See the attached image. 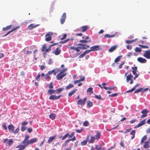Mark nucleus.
I'll list each match as a JSON object with an SVG mask.
<instances>
[{"label": "nucleus", "mask_w": 150, "mask_h": 150, "mask_svg": "<svg viewBox=\"0 0 150 150\" xmlns=\"http://www.w3.org/2000/svg\"><path fill=\"white\" fill-rule=\"evenodd\" d=\"M145 120H146V119H145L142 121H140L139 122V123L138 125H136V126H135L134 127V128H138L142 126V125H144L145 123Z\"/></svg>", "instance_id": "nucleus-15"}, {"label": "nucleus", "mask_w": 150, "mask_h": 150, "mask_svg": "<svg viewBox=\"0 0 150 150\" xmlns=\"http://www.w3.org/2000/svg\"><path fill=\"white\" fill-rule=\"evenodd\" d=\"M131 129H132L131 128H130L127 129L123 133L124 134H127V133H128L129 132Z\"/></svg>", "instance_id": "nucleus-47"}, {"label": "nucleus", "mask_w": 150, "mask_h": 150, "mask_svg": "<svg viewBox=\"0 0 150 150\" xmlns=\"http://www.w3.org/2000/svg\"><path fill=\"white\" fill-rule=\"evenodd\" d=\"M135 50L137 52H141L142 50L139 47H136L135 48Z\"/></svg>", "instance_id": "nucleus-49"}, {"label": "nucleus", "mask_w": 150, "mask_h": 150, "mask_svg": "<svg viewBox=\"0 0 150 150\" xmlns=\"http://www.w3.org/2000/svg\"><path fill=\"white\" fill-rule=\"evenodd\" d=\"M19 131V128H17L14 131L13 130V132L14 134H17L18 132Z\"/></svg>", "instance_id": "nucleus-54"}, {"label": "nucleus", "mask_w": 150, "mask_h": 150, "mask_svg": "<svg viewBox=\"0 0 150 150\" xmlns=\"http://www.w3.org/2000/svg\"><path fill=\"white\" fill-rule=\"evenodd\" d=\"M122 57V56H118V57H116L115 60L114 62H116L119 61L120 59Z\"/></svg>", "instance_id": "nucleus-45"}, {"label": "nucleus", "mask_w": 150, "mask_h": 150, "mask_svg": "<svg viewBox=\"0 0 150 150\" xmlns=\"http://www.w3.org/2000/svg\"><path fill=\"white\" fill-rule=\"evenodd\" d=\"M75 93V90H73L71 92H70L68 94V96H71L73 94Z\"/></svg>", "instance_id": "nucleus-50"}, {"label": "nucleus", "mask_w": 150, "mask_h": 150, "mask_svg": "<svg viewBox=\"0 0 150 150\" xmlns=\"http://www.w3.org/2000/svg\"><path fill=\"white\" fill-rule=\"evenodd\" d=\"M87 98L85 97L83 100L80 99L77 102V104L78 105H84L85 104Z\"/></svg>", "instance_id": "nucleus-8"}, {"label": "nucleus", "mask_w": 150, "mask_h": 150, "mask_svg": "<svg viewBox=\"0 0 150 150\" xmlns=\"http://www.w3.org/2000/svg\"><path fill=\"white\" fill-rule=\"evenodd\" d=\"M132 69H133L132 72L133 74L134 75H135L137 74L136 72L137 70V67H132Z\"/></svg>", "instance_id": "nucleus-28"}, {"label": "nucleus", "mask_w": 150, "mask_h": 150, "mask_svg": "<svg viewBox=\"0 0 150 150\" xmlns=\"http://www.w3.org/2000/svg\"><path fill=\"white\" fill-rule=\"evenodd\" d=\"M26 129V127L25 126H21V130L22 132L24 131Z\"/></svg>", "instance_id": "nucleus-59"}, {"label": "nucleus", "mask_w": 150, "mask_h": 150, "mask_svg": "<svg viewBox=\"0 0 150 150\" xmlns=\"http://www.w3.org/2000/svg\"><path fill=\"white\" fill-rule=\"evenodd\" d=\"M68 133H67L63 137H62V136H61L60 137V138H61L62 137V140H63L65 139L66 138L68 137Z\"/></svg>", "instance_id": "nucleus-46"}, {"label": "nucleus", "mask_w": 150, "mask_h": 150, "mask_svg": "<svg viewBox=\"0 0 150 150\" xmlns=\"http://www.w3.org/2000/svg\"><path fill=\"white\" fill-rule=\"evenodd\" d=\"M80 50H81V49H80V48L79 47H78L76 48V51L77 52H79V53L77 54V55H79V54H80L81 53V52H82V51L80 52Z\"/></svg>", "instance_id": "nucleus-48"}, {"label": "nucleus", "mask_w": 150, "mask_h": 150, "mask_svg": "<svg viewBox=\"0 0 150 150\" xmlns=\"http://www.w3.org/2000/svg\"><path fill=\"white\" fill-rule=\"evenodd\" d=\"M30 136L29 135H26L25 136V137L24 139L25 140L28 141V139L30 138Z\"/></svg>", "instance_id": "nucleus-57"}, {"label": "nucleus", "mask_w": 150, "mask_h": 150, "mask_svg": "<svg viewBox=\"0 0 150 150\" xmlns=\"http://www.w3.org/2000/svg\"><path fill=\"white\" fill-rule=\"evenodd\" d=\"M95 148L97 150H101V147L100 146H99L98 145H97L95 147Z\"/></svg>", "instance_id": "nucleus-61"}, {"label": "nucleus", "mask_w": 150, "mask_h": 150, "mask_svg": "<svg viewBox=\"0 0 150 150\" xmlns=\"http://www.w3.org/2000/svg\"><path fill=\"white\" fill-rule=\"evenodd\" d=\"M75 140V137H74L72 139H67L66 140L64 144L65 146H66V144L68 143L70 141H74Z\"/></svg>", "instance_id": "nucleus-33"}, {"label": "nucleus", "mask_w": 150, "mask_h": 150, "mask_svg": "<svg viewBox=\"0 0 150 150\" xmlns=\"http://www.w3.org/2000/svg\"><path fill=\"white\" fill-rule=\"evenodd\" d=\"M53 33L52 32H49L45 35V40L46 41H49L52 40V36Z\"/></svg>", "instance_id": "nucleus-3"}, {"label": "nucleus", "mask_w": 150, "mask_h": 150, "mask_svg": "<svg viewBox=\"0 0 150 150\" xmlns=\"http://www.w3.org/2000/svg\"><path fill=\"white\" fill-rule=\"evenodd\" d=\"M11 25H9L8 26L6 27L3 28V30L4 31H5L8 30L11 28Z\"/></svg>", "instance_id": "nucleus-34"}, {"label": "nucleus", "mask_w": 150, "mask_h": 150, "mask_svg": "<svg viewBox=\"0 0 150 150\" xmlns=\"http://www.w3.org/2000/svg\"><path fill=\"white\" fill-rule=\"evenodd\" d=\"M87 143V141L86 140H84L83 141L81 142V144L82 145L84 146L86 145Z\"/></svg>", "instance_id": "nucleus-51"}, {"label": "nucleus", "mask_w": 150, "mask_h": 150, "mask_svg": "<svg viewBox=\"0 0 150 150\" xmlns=\"http://www.w3.org/2000/svg\"><path fill=\"white\" fill-rule=\"evenodd\" d=\"M87 105L88 107H91L92 106L93 104L91 101H88L87 102Z\"/></svg>", "instance_id": "nucleus-36"}, {"label": "nucleus", "mask_w": 150, "mask_h": 150, "mask_svg": "<svg viewBox=\"0 0 150 150\" xmlns=\"http://www.w3.org/2000/svg\"><path fill=\"white\" fill-rule=\"evenodd\" d=\"M126 47H127V49H129V50H130L132 48V47L131 45H127Z\"/></svg>", "instance_id": "nucleus-62"}, {"label": "nucleus", "mask_w": 150, "mask_h": 150, "mask_svg": "<svg viewBox=\"0 0 150 150\" xmlns=\"http://www.w3.org/2000/svg\"><path fill=\"white\" fill-rule=\"evenodd\" d=\"M90 50H87L84 52L82 54L79 56V58H82L86 54L89 53L91 51L99 50L100 49V46L97 45H95L90 47Z\"/></svg>", "instance_id": "nucleus-1"}, {"label": "nucleus", "mask_w": 150, "mask_h": 150, "mask_svg": "<svg viewBox=\"0 0 150 150\" xmlns=\"http://www.w3.org/2000/svg\"><path fill=\"white\" fill-rule=\"evenodd\" d=\"M67 70V68H64L61 69H60L59 73L56 76L57 79L61 80L67 74V73L65 72Z\"/></svg>", "instance_id": "nucleus-2"}, {"label": "nucleus", "mask_w": 150, "mask_h": 150, "mask_svg": "<svg viewBox=\"0 0 150 150\" xmlns=\"http://www.w3.org/2000/svg\"><path fill=\"white\" fill-rule=\"evenodd\" d=\"M143 90V88H139L137 90H136L134 92V93H138L139 92L142 91Z\"/></svg>", "instance_id": "nucleus-44"}, {"label": "nucleus", "mask_w": 150, "mask_h": 150, "mask_svg": "<svg viewBox=\"0 0 150 150\" xmlns=\"http://www.w3.org/2000/svg\"><path fill=\"white\" fill-rule=\"evenodd\" d=\"M69 39H67L65 40H64V41H61L60 42H59V43H60L62 44H64V43L67 42L68 41H69Z\"/></svg>", "instance_id": "nucleus-56"}, {"label": "nucleus", "mask_w": 150, "mask_h": 150, "mask_svg": "<svg viewBox=\"0 0 150 150\" xmlns=\"http://www.w3.org/2000/svg\"><path fill=\"white\" fill-rule=\"evenodd\" d=\"M66 18V14L65 13H64L62 17L61 18L60 20L61 23L62 24H63L65 22V19Z\"/></svg>", "instance_id": "nucleus-14"}, {"label": "nucleus", "mask_w": 150, "mask_h": 150, "mask_svg": "<svg viewBox=\"0 0 150 150\" xmlns=\"http://www.w3.org/2000/svg\"><path fill=\"white\" fill-rule=\"evenodd\" d=\"M49 88L50 89H52L53 88V85L52 82H51L48 86Z\"/></svg>", "instance_id": "nucleus-52"}, {"label": "nucleus", "mask_w": 150, "mask_h": 150, "mask_svg": "<svg viewBox=\"0 0 150 150\" xmlns=\"http://www.w3.org/2000/svg\"><path fill=\"white\" fill-rule=\"evenodd\" d=\"M89 124V122L88 121H85L83 123V125L84 126H87Z\"/></svg>", "instance_id": "nucleus-53"}, {"label": "nucleus", "mask_w": 150, "mask_h": 150, "mask_svg": "<svg viewBox=\"0 0 150 150\" xmlns=\"http://www.w3.org/2000/svg\"><path fill=\"white\" fill-rule=\"evenodd\" d=\"M74 85L71 83H70L68 86H67L65 88V90H67L70 89V88L74 87Z\"/></svg>", "instance_id": "nucleus-25"}, {"label": "nucleus", "mask_w": 150, "mask_h": 150, "mask_svg": "<svg viewBox=\"0 0 150 150\" xmlns=\"http://www.w3.org/2000/svg\"><path fill=\"white\" fill-rule=\"evenodd\" d=\"M135 132L136 131L135 130H133L130 132V134L132 135L131 138V139H133L134 138Z\"/></svg>", "instance_id": "nucleus-24"}, {"label": "nucleus", "mask_w": 150, "mask_h": 150, "mask_svg": "<svg viewBox=\"0 0 150 150\" xmlns=\"http://www.w3.org/2000/svg\"><path fill=\"white\" fill-rule=\"evenodd\" d=\"M6 142H7L6 143V146H11L13 143V141L12 139H10L9 140L7 138L5 139L4 140L3 143H6Z\"/></svg>", "instance_id": "nucleus-4"}, {"label": "nucleus", "mask_w": 150, "mask_h": 150, "mask_svg": "<svg viewBox=\"0 0 150 150\" xmlns=\"http://www.w3.org/2000/svg\"><path fill=\"white\" fill-rule=\"evenodd\" d=\"M96 139L94 137L91 136L90 139L89 140V142L90 143H93L95 140Z\"/></svg>", "instance_id": "nucleus-38"}, {"label": "nucleus", "mask_w": 150, "mask_h": 150, "mask_svg": "<svg viewBox=\"0 0 150 150\" xmlns=\"http://www.w3.org/2000/svg\"><path fill=\"white\" fill-rule=\"evenodd\" d=\"M39 67H40V69L41 70H43L45 67V66L44 65H39Z\"/></svg>", "instance_id": "nucleus-60"}, {"label": "nucleus", "mask_w": 150, "mask_h": 150, "mask_svg": "<svg viewBox=\"0 0 150 150\" xmlns=\"http://www.w3.org/2000/svg\"><path fill=\"white\" fill-rule=\"evenodd\" d=\"M143 56L147 59H150V50L145 51L143 54Z\"/></svg>", "instance_id": "nucleus-12"}, {"label": "nucleus", "mask_w": 150, "mask_h": 150, "mask_svg": "<svg viewBox=\"0 0 150 150\" xmlns=\"http://www.w3.org/2000/svg\"><path fill=\"white\" fill-rule=\"evenodd\" d=\"M88 28L89 27L87 25L83 26L80 28L82 32H86Z\"/></svg>", "instance_id": "nucleus-19"}, {"label": "nucleus", "mask_w": 150, "mask_h": 150, "mask_svg": "<svg viewBox=\"0 0 150 150\" xmlns=\"http://www.w3.org/2000/svg\"><path fill=\"white\" fill-rule=\"evenodd\" d=\"M147 139V136L146 135L144 136L142 138L141 142L140 144H142L144 142L146 139Z\"/></svg>", "instance_id": "nucleus-29"}, {"label": "nucleus", "mask_w": 150, "mask_h": 150, "mask_svg": "<svg viewBox=\"0 0 150 150\" xmlns=\"http://www.w3.org/2000/svg\"><path fill=\"white\" fill-rule=\"evenodd\" d=\"M137 39H135L134 40H127L125 41L126 43L127 44H130L134 42Z\"/></svg>", "instance_id": "nucleus-43"}, {"label": "nucleus", "mask_w": 150, "mask_h": 150, "mask_svg": "<svg viewBox=\"0 0 150 150\" xmlns=\"http://www.w3.org/2000/svg\"><path fill=\"white\" fill-rule=\"evenodd\" d=\"M56 115L55 114L52 113L50 114L49 115L50 118L52 120H54L55 118Z\"/></svg>", "instance_id": "nucleus-27"}, {"label": "nucleus", "mask_w": 150, "mask_h": 150, "mask_svg": "<svg viewBox=\"0 0 150 150\" xmlns=\"http://www.w3.org/2000/svg\"><path fill=\"white\" fill-rule=\"evenodd\" d=\"M53 52L55 55H57L59 54H60L61 52L60 50L59 49V48L57 47L56 48L55 50L53 51Z\"/></svg>", "instance_id": "nucleus-21"}, {"label": "nucleus", "mask_w": 150, "mask_h": 150, "mask_svg": "<svg viewBox=\"0 0 150 150\" xmlns=\"http://www.w3.org/2000/svg\"><path fill=\"white\" fill-rule=\"evenodd\" d=\"M117 47V45H114L112 47L108 50V51L110 52H112L115 50Z\"/></svg>", "instance_id": "nucleus-26"}, {"label": "nucleus", "mask_w": 150, "mask_h": 150, "mask_svg": "<svg viewBox=\"0 0 150 150\" xmlns=\"http://www.w3.org/2000/svg\"><path fill=\"white\" fill-rule=\"evenodd\" d=\"M100 136L101 133L98 131H97L96 134L94 136V137L96 140H98L100 139Z\"/></svg>", "instance_id": "nucleus-18"}, {"label": "nucleus", "mask_w": 150, "mask_h": 150, "mask_svg": "<svg viewBox=\"0 0 150 150\" xmlns=\"http://www.w3.org/2000/svg\"><path fill=\"white\" fill-rule=\"evenodd\" d=\"M63 89L64 88H60L56 90H55V91H56V93H58L61 92L63 90Z\"/></svg>", "instance_id": "nucleus-39"}, {"label": "nucleus", "mask_w": 150, "mask_h": 150, "mask_svg": "<svg viewBox=\"0 0 150 150\" xmlns=\"http://www.w3.org/2000/svg\"><path fill=\"white\" fill-rule=\"evenodd\" d=\"M37 141V139L36 138H34L28 140V143L29 144H31L34 143Z\"/></svg>", "instance_id": "nucleus-22"}, {"label": "nucleus", "mask_w": 150, "mask_h": 150, "mask_svg": "<svg viewBox=\"0 0 150 150\" xmlns=\"http://www.w3.org/2000/svg\"><path fill=\"white\" fill-rule=\"evenodd\" d=\"M22 143L24 144V146H27L29 144L28 143V140L26 141L25 140H24L22 142Z\"/></svg>", "instance_id": "nucleus-31"}, {"label": "nucleus", "mask_w": 150, "mask_h": 150, "mask_svg": "<svg viewBox=\"0 0 150 150\" xmlns=\"http://www.w3.org/2000/svg\"><path fill=\"white\" fill-rule=\"evenodd\" d=\"M93 88L91 87L89 88L87 90V92L88 93H90V94L93 93Z\"/></svg>", "instance_id": "nucleus-41"}, {"label": "nucleus", "mask_w": 150, "mask_h": 150, "mask_svg": "<svg viewBox=\"0 0 150 150\" xmlns=\"http://www.w3.org/2000/svg\"><path fill=\"white\" fill-rule=\"evenodd\" d=\"M95 98L97 99L101 100L102 99V98L101 97L100 95H96L95 96Z\"/></svg>", "instance_id": "nucleus-55"}, {"label": "nucleus", "mask_w": 150, "mask_h": 150, "mask_svg": "<svg viewBox=\"0 0 150 150\" xmlns=\"http://www.w3.org/2000/svg\"><path fill=\"white\" fill-rule=\"evenodd\" d=\"M115 35H110L108 34H106L104 35V38H112L115 36Z\"/></svg>", "instance_id": "nucleus-40"}, {"label": "nucleus", "mask_w": 150, "mask_h": 150, "mask_svg": "<svg viewBox=\"0 0 150 150\" xmlns=\"http://www.w3.org/2000/svg\"><path fill=\"white\" fill-rule=\"evenodd\" d=\"M137 61L141 63H146V60L141 57H138L137 59Z\"/></svg>", "instance_id": "nucleus-16"}, {"label": "nucleus", "mask_w": 150, "mask_h": 150, "mask_svg": "<svg viewBox=\"0 0 150 150\" xmlns=\"http://www.w3.org/2000/svg\"><path fill=\"white\" fill-rule=\"evenodd\" d=\"M16 148H20L21 150H23L25 148V146L22 145H19L16 147Z\"/></svg>", "instance_id": "nucleus-42"}, {"label": "nucleus", "mask_w": 150, "mask_h": 150, "mask_svg": "<svg viewBox=\"0 0 150 150\" xmlns=\"http://www.w3.org/2000/svg\"><path fill=\"white\" fill-rule=\"evenodd\" d=\"M77 45L79 46V47L80 49L82 50L86 49L90 47V46L89 45L82 43L78 44Z\"/></svg>", "instance_id": "nucleus-9"}, {"label": "nucleus", "mask_w": 150, "mask_h": 150, "mask_svg": "<svg viewBox=\"0 0 150 150\" xmlns=\"http://www.w3.org/2000/svg\"><path fill=\"white\" fill-rule=\"evenodd\" d=\"M141 112L142 115L140 116V117L141 118H144L147 116V113L149 112V111L147 109H145L142 110Z\"/></svg>", "instance_id": "nucleus-5"}, {"label": "nucleus", "mask_w": 150, "mask_h": 150, "mask_svg": "<svg viewBox=\"0 0 150 150\" xmlns=\"http://www.w3.org/2000/svg\"><path fill=\"white\" fill-rule=\"evenodd\" d=\"M56 137V136L54 135V136L50 137L48 140L47 142L48 143H50Z\"/></svg>", "instance_id": "nucleus-30"}, {"label": "nucleus", "mask_w": 150, "mask_h": 150, "mask_svg": "<svg viewBox=\"0 0 150 150\" xmlns=\"http://www.w3.org/2000/svg\"><path fill=\"white\" fill-rule=\"evenodd\" d=\"M41 75L40 74H39L35 78V80H37L40 77Z\"/></svg>", "instance_id": "nucleus-63"}, {"label": "nucleus", "mask_w": 150, "mask_h": 150, "mask_svg": "<svg viewBox=\"0 0 150 150\" xmlns=\"http://www.w3.org/2000/svg\"><path fill=\"white\" fill-rule=\"evenodd\" d=\"M19 27L18 26V27H16L15 28H14V29H13L12 30H11L10 31H8V32L6 34H5L4 36H7V35H8V34H9L10 33H11V32H13V31L16 30L17 29V28H19Z\"/></svg>", "instance_id": "nucleus-35"}, {"label": "nucleus", "mask_w": 150, "mask_h": 150, "mask_svg": "<svg viewBox=\"0 0 150 150\" xmlns=\"http://www.w3.org/2000/svg\"><path fill=\"white\" fill-rule=\"evenodd\" d=\"M144 148H148L149 147V142L148 141H146L143 146Z\"/></svg>", "instance_id": "nucleus-23"}, {"label": "nucleus", "mask_w": 150, "mask_h": 150, "mask_svg": "<svg viewBox=\"0 0 150 150\" xmlns=\"http://www.w3.org/2000/svg\"><path fill=\"white\" fill-rule=\"evenodd\" d=\"M50 78V75H48L47 74L45 76V79H49Z\"/></svg>", "instance_id": "nucleus-64"}, {"label": "nucleus", "mask_w": 150, "mask_h": 150, "mask_svg": "<svg viewBox=\"0 0 150 150\" xmlns=\"http://www.w3.org/2000/svg\"><path fill=\"white\" fill-rule=\"evenodd\" d=\"M61 96L62 95H59L58 96H57L54 95H51L50 96L49 99L52 100H58L59 99Z\"/></svg>", "instance_id": "nucleus-13"}, {"label": "nucleus", "mask_w": 150, "mask_h": 150, "mask_svg": "<svg viewBox=\"0 0 150 150\" xmlns=\"http://www.w3.org/2000/svg\"><path fill=\"white\" fill-rule=\"evenodd\" d=\"M8 128V130L11 131V132L12 133L13 132L14 130V127L13 125L11 124L9 125Z\"/></svg>", "instance_id": "nucleus-20"}, {"label": "nucleus", "mask_w": 150, "mask_h": 150, "mask_svg": "<svg viewBox=\"0 0 150 150\" xmlns=\"http://www.w3.org/2000/svg\"><path fill=\"white\" fill-rule=\"evenodd\" d=\"M138 45L142 48H149V47L148 46H146L145 45Z\"/></svg>", "instance_id": "nucleus-58"}, {"label": "nucleus", "mask_w": 150, "mask_h": 150, "mask_svg": "<svg viewBox=\"0 0 150 150\" xmlns=\"http://www.w3.org/2000/svg\"><path fill=\"white\" fill-rule=\"evenodd\" d=\"M51 50V49L50 47L49 46V48L48 49L46 48V45H44L42 47V51L44 52V54H45L46 53L48 52Z\"/></svg>", "instance_id": "nucleus-6"}, {"label": "nucleus", "mask_w": 150, "mask_h": 150, "mask_svg": "<svg viewBox=\"0 0 150 150\" xmlns=\"http://www.w3.org/2000/svg\"><path fill=\"white\" fill-rule=\"evenodd\" d=\"M133 78V76L131 74L128 75L126 77V81L127 82H129V81L130 83L132 84L133 82V79L132 78Z\"/></svg>", "instance_id": "nucleus-7"}, {"label": "nucleus", "mask_w": 150, "mask_h": 150, "mask_svg": "<svg viewBox=\"0 0 150 150\" xmlns=\"http://www.w3.org/2000/svg\"><path fill=\"white\" fill-rule=\"evenodd\" d=\"M85 79L84 77H80V79L79 80H76V84L80 82L81 81H83Z\"/></svg>", "instance_id": "nucleus-37"}, {"label": "nucleus", "mask_w": 150, "mask_h": 150, "mask_svg": "<svg viewBox=\"0 0 150 150\" xmlns=\"http://www.w3.org/2000/svg\"><path fill=\"white\" fill-rule=\"evenodd\" d=\"M91 40L89 38L88 36H87L84 40H81L79 41V42L82 43H85L90 42Z\"/></svg>", "instance_id": "nucleus-11"}, {"label": "nucleus", "mask_w": 150, "mask_h": 150, "mask_svg": "<svg viewBox=\"0 0 150 150\" xmlns=\"http://www.w3.org/2000/svg\"><path fill=\"white\" fill-rule=\"evenodd\" d=\"M59 71L60 69H56L52 70V71H49L47 74L50 75L53 73V74L55 75Z\"/></svg>", "instance_id": "nucleus-10"}, {"label": "nucleus", "mask_w": 150, "mask_h": 150, "mask_svg": "<svg viewBox=\"0 0 150 150\" xmlns=\"http://www.w3.org/2000/svg\"><path fill=\"white\" fill-rule=\"evenodd\" d=\"M56 91L54 90L53 89H49L47 91V93L48 94L50 95H52V94L54 93Z\"/></svg>", "instance_id": "nucleus-32"}, {"label": "nucleus", "mask_w": 150, "mask_h": 150, "mask_svg": "<svg viewBox=\"0 0 150 150\" xmlns=\"http://www.w3.org/2000/svg\"><path fill=\"white\" fill-rule=\"evenodd\" d=\"M38 25H35V24H31L28 26V29L31 30L34 28Z\"/></svg>", "instance_id": "nucleus-17"}]
</instances>
